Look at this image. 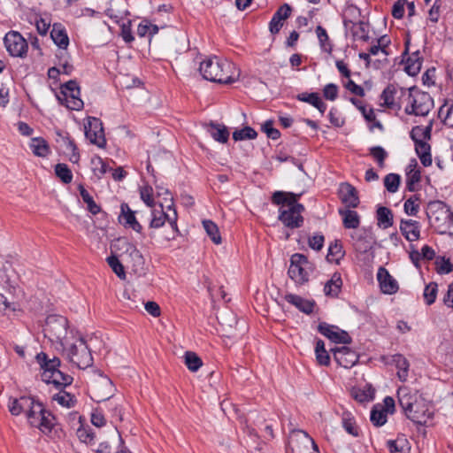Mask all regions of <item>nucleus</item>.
<instances>
[{
	"label": "nucleus",
	"instance_id": "680f3d73",
	"mask_svg": "<svg viewBox=\"0 0 453 453\" xmlns=\"http://www.w3.org/2000/svg\"><path fill=\"white\" fill-rule=\"evenodd\" d=\"M316 34L318 36V39L319 41L320 46L324 50H327V46L330 47V44L328 43L329 37L324 27L321 26H318L316 27ZM331 48H329L330 50Z\"/></svg>",
	"mask_w": 453,
	"mask_h": 453
},
{
	"label": "nucleus",
	"instance_id": "ea45409f",
	"mask_svg": "<svg viewBox=\"0 0 453 453\" xmlns=\"http://www.w3.org/2000/svg\"><path fill=\"white\" fill-rule=\"evenodd\" d=\"M52 400L56 401L63 407L72 408L75 405L77 400L74 395L60 389V392L52 396Z\"/></svg>",
	"mask_w": 453,
	"mask_h": 453
},
{
	"label": "nucleus",
	"instance_id": "0e129e2a",
	"mask_svg": "<svg viewBox=\"0 0 453 453\" xmlns=\"http://www.w3.org/2000/svg\"><path fill=\"white\" fill-rule=\"evenodd\" d=\"M323 96L326 99L334 101L338 96V87L334 83L326 84L323 89Z\"/></svg>",
	"mask_w": 453,
	"mask_h": 453
},
{
	"label": "nucleus",
	"instance_id": "7ed1b4c3",
	"mask_svg": "<svg viewBox=\"0 0 453 453\" xmlns=\"http://www.w3.org/2000/svg\"><path fill=\"white\" fill-rule=\"evenodd\" d=\"M231 67V63L214 57L201 62L199 71L207 81L231 83L234 81L229 74Z\"/></svg>",
	"mask_w": 453,
	"mask_h": 453
},
{
	"label": "nucleus",
	"instance_id": "6ab92c4d",
	"mask_svg": "<svg viewBox=\"0 0 453 453\" xmlns=\"http://www.w3.org/2000/svg\"><path fill=\"white\" fill-rule=\"evenodd\" d=\"M339 197L345 208H356L359 204L357 189L349 183H342L339 187Z\"/></svg>",
	"mask_w": 453,
	"mask_h": 453
},
{
	"label": "nucleus",
	"instance_id": "2eb2a0df",
	"mask_svg": "<svg viewBox=\"0 0 453 453\" xmlns=\"http://www.w3.org/2000/svg\"><path fill=\"white\" fill-rule=\"evenodd\" d=\"M56 142L58 150L68 157L71 162L77 163L79 161L80 156L74 141L71 139L67 133L58 131Z\"/></svg>",
	"mask_w": 453,
	"mask_h": 453
},
{
	"label": "nucleus",
	"instance_id": "69168bd1",
	"mask_svg": "<svg viewBox=\"0 0 453 453\" xmlns=\"http://www.w3.org/2000/svg\"><path fill=\"white\" fill-rule=\"evenodd\" d=\"M262 129L267 136L273 140L278 139L280 135V131L273 127V122L271 120L265 121Z\"/></svg>",
	"mask_w": 453,
	"mask_h": 453
},
{
	"label": "nucleus",
	"instance_id": "9d476101",
	"mask_svg": "<svg viewBox=\"0 0 453 453\" xmlns=\"http://www.w3.org/2000/svg\"><path fill=\"white\" fill-rule=\"evenodd\" d=\"M4 42L11 56L22 58L27 54V42L19 33L15 31L7 33Z\"/></svg>",
	"mask_w": 453,
	"mask_h": 453
},
{
	"label": "nucleus",
	"instance_id": "de8ad7c7",
	"mask_svg": "<svg viewBox=\"0 0 453 453\" xmlns=\"http://www.w3.org/2000/svg\"><path fill=\"white\" fill-rule=\"evenodd\" d=\"M387 446L391 453L403 452L408 449V441L403 437H397L396 440L388 441Z\"/></svg>",
	"mask_w": 453,
	"mask_h": 453
},
{
	"label": "nucleus",
	"instance_id": "2f4dec72",
	"mask_svg": "<svg viewBox=\"0 0 453 453\" xmlns=\"http://www.w3.org/2000/svg\"><path fill=\"white\" fill-rule=\"evenodd\" d=\"M52 374L51 378L49 380H44V382L53 384L58 389H62L73 383V377L59 369Z\"/></svg>",
	"mask_w": 453,
	"mask_h": 453
},
{
	"label": "nucleus",
	"instance_id": "ddd939ff",
	"mask_svg": "<svg viewBox=\"0 0 453 453\" xmlns=\"http://www.w3.org/2000/svg\"><path fill=\"white\" fill-rule=\"evenodd\" d=\"M85 135L91 143L103 148L105 143L103 123L99 119L89 118L88 125L85 126Z\"/></svg>",
	"mask_w": 453,
	"mask_h": 453
},
{
	"label": "nucleus",
	"instance_id": "473e14b6",
	"mask_svg": "<svg viewBox=\"0 0 453 453\" xmlns=\"http://www.w3.org/2000/svg\"><path fill=\"white\" fill-rule=\"evenodd\" d=\"M50 37L52 38L55 44L60 49L65 50L69 44V38L65 29L58 24H54L50 32Z\"/></svg>",
	"mask_w": 453,
	"mask_h": 453
},
{
	"label": "nucleus",
	"instance_id": "393cba45",
	"mask_svg": "<svg viewBox=\"0 0 453 453\" xmlns=\"http://www.w3.org/2000/svg\"><path fill=\"white\" fill-rule=\"evenodd\" d=\"M291 13V7L288 4L281 5L273 14L269 27L273 34H277L282 27V20L286 19Z\"/></svg>",
	"mask_w": 453,
	"mask_h": 453
},
{
	"label": "nucleus",
	"instance_id": "c9c22d12",
	"mask_svg": "<svg viewBox=\"0 0 453 453\" xmlns=\"http://www.w3.org/2000/svg\"><path fill=\"white\" fill-rule=\"evenodd\" d=\"M431 130L432 125L426 127L416 126L411 131V137L415 144L426 142L431 137Z\"/></svg>",
	"mask_w": 453,
	"mask_h": 453
},
{
	"label": "nucleus",
	"instance_id": "6e6d98bb",
	"mask_svg": "<svg viewBox=\"0 0 453 453\" xmlns=\"http://www.w3.org/2000/svg\"><path fill=\"white\" fill-rule=\"evenodd\" d=\"M76 434L80 441L84 443H90L95 438V434L90 427L81 426L77 429Z\"/></svg>",
	"mask_w": 453,
	"mask_h": 453
},
{
	"label": "nucleus",
	"instance_id": "0eeeda50",
	"mask_svg": "<svg viewBox=\"0 0 453 453\" xmlns=\"http://www.w3.org/2000/svg\"><path fill=\"white\" fill-rule=\"evenodd\" d=\"M70 347L67 350V357L70 362L76 365L79 368L84 369L93 364V357L90 349L88 348L85 339L80 336L75 342L69 343Z\"/></svg>",
	"mask_w": 453,
	"mask_h": 453
},
{
	"label": "nucleus",
	"instance_id": "f8f14e48",
	"mask_svg": "<svg viewBox=\"0 0 453 453\" xmlns=\"http://www.w3.org/2000/svg\"><path fill=\"white\" fill-rule=\"evenodd\" d=\"M166 220L173 227V229L178 231L177 212L174 209L173 210V216H171L164 211L162 204H158L157 206L151 208V219L150 222V227L159 228L165 225Z\"/></svg>",
	"mask_w": 453,
	"mask_h": 453
},
{
	"label": "nucleus",
	"instance_id": "052dcab7",
	"mask_svg": "<svg viewBox=\"0 0 453 453\" xmlns=\"http://www.w3.org/2000/svg\"><path fill=\"white\" fill-rule=\"evenodd\" d=\"M296 98L299 101H302V102H304V103H308V104H311L314 107L317 105V104L321 99L319 97V94L315 93V92H312V93L303 92V93L298 94Z\"/></svg>",
	"mask_w": 453,
	"mask_h": 453
},
{
	"label": "nucleus",
	"instance_id": "5fc2aeb1",
	"mask_svg": "<svg viewBox=\"0 0 453 453\" xmlns=\"http://www.w3.org/2000/svg\"><path fill=\"white\" fill-rule=\"evenodd\" d=\"M350 101L362 112V115L366 121L371 122L372 120H375V113L373 109L366 110L365 106H364L358 99L351 98Z\"/></svg>",
	"mask_w": 453,
	"mask_h": 453
},
{
	"label": "nucleus",
	"instance_id": "b1692460",
	"mask_svg": "<svg viewBox=\"0 0 453 453\" xmlns=\"http://www.w3.org/2000/svg\"><path fill=\"white\" fill-rule=\"evenodd\" d=\"M121 214L120 221H122L126 226L131 227L137 233H142V226L136 220L134 211L130 209L127 203H121L120 205Z\"/></svg>",
	"mask_w": 453,
	"mask_h": 453
},
{
	"label": "nucleus",
	"instance_id": "5701e85b",
	"mask_svg": "<svg viewBox=\"0 0 453 453\" xmlns=\"http://www.w3.org/2000/svg\"><path fill=\"white\" fill-rule=\"evenodd\" d=\"M207 133L217 142L226 143L229 138V131L223 124L210 122L204 125Z\"/></svg>",
	"mask_w": 453,
	"mask_h": 453
},
{
	"label": "nucleus",
	"instance_id": "aec40b11",
	"mask_svg": "<svg viewBox=\"0 0 453 453\" xmlns=\"http://www.w3.org/2000/svg\"><path fill=\"white\" fill-rule=\"evenodd\" d=\"M377 279L380 283V289L384 294L392 295L397 292L399 288L397 281L384 267L379 268Z\"/></svg>",
	"mask_w": 453,
	"mask_h": 453
},
{
	"label": "nucleus",
	"instance_id": "1a4fd4ad",
	"mask_svg": "<svg viewBox=\"0 0 453 453\" xmlns=\"http://www.w3.org/2000/svg\"><path fill=\"white\" fill-rule=\"evenodd\" d=\"M351 244L359 254H366L373 249L376 242L371 227H362L350 234Z\"/></svg>",
	"mask_w": 453,
	"mask_h": 453
},
{
	"label": "nucleus",
	"instance_id": "864d4df0",
	"mask_svg": "<svg viewBox=\"0 0 453 453\" xmlns=\"http://www.w3.org/2000/svg\"><path fill=\"white\" fill-rule=\"evenodd\" d=\"M437 294V284L434 282L429 283L426 286L424 290V298L426 304L431 305L434 303Z\"/></svg>",
	"mask_w": 453,
	"mask_h": 453
},
{
	"label": "nucleus",
	"instance_id": "4468645a",
	"mask_svg": "<svg viewBox=\"0 0 453 453\" xmlns=\"http://www.w3.org/2000/svg\"><path fill=\"white\" fill-rule=\"evenodd\" d=\"M407 90L394 84H389L382 92L381 99L384 104L391 109L401 107V99L406 100Z\"/></svg>",
	"mask_w": 453,
	"mask_h": 453
},
{
	"label": "nucleus",
	"instance_id": "20e7f679",
	"mask_svg": "<svg viewBox=\"0 0 453 453\" xmlns=\"http://www.w3.org/2000/svg\"><path fill=\"white\" fill-rule=\"evenodd\" d=\"M426 215L430 225L440 234L446 233L453 225V212L441 201L430 202Z\"/></svg>",
	"mask_w": 453,
	"mask_h": 453
},
{
	"label": "nucleus",
	"instance_id": "3c124183",
	"mask_svg": "<svg viewBox=\"0 0 453 453\" xmlns=\"http://www.w3.org/2000/svg\"><path fill=\"white\" fill-rule=\"evenodd\" d=\"M107 263L119 278L122 280L126 278L124 266L116 256L112 255L108 257Z\"/></svg>",
	"mask_w": 453,
	"mask_h": 453
},
{
	"label": "nucleus",
	"instance_id": "bb28decb",
	"mask_svg": "<svg viewBox=\"0 0 453 453\" xmlns=\"http://www.w3.org/2000/svg\"><path fill=\"white\" fill-rule=\"evenodd\" d=\"M338 212L342 216V224L345 228L359 229L360 217L357 211L350 210V208H340Z\"/></svg>",
	"mask_w": 453,
	"mask_h": 453
},
{
	"label": "nucleus",
	"instance_id": "9b49d317",
	"mask_svg": "<svg viewBox=\"0 0 453 453\" xmlns=\"http://www.w3.org/2000/svg\"><path fill=\"white\" fill-rule=\"evenodd\" d=\"M61 94L67 108L79 111L83 107V101L80 97V87L75 81H69L61 88Z\"/></svg>",
	"mask_w": 453,
	"mask_h": 453
},
{
	"label": "nucleus",
	"instance_id": "7c9ffc66",
	"mask_svg": "<svg viewBox=\"0 0 453 453\" xmlns=\"http://www.w3.org/2000/svg\"><path fill=\"white\" fill-rule=\"evenodd\" d=\"M374 394L375 390L370 384H365L363 388H354L351 390L352 397L359 403L372 401Z\"/></svg>",
	"mask_w": 453,
	"mask_h": 453
},
{
	"label": "nucleus",
	"instance_id": "4be33fe9",
	"mask_svg": "<svg viewBox=\"0 0 453 453\" xmlns=\"http://www.w3.org/2000/svg\"><path fill=\"white\" fill-rule=\"evenodd\" d=\"M284 299L305 314H311L313 312V309L315 307V302L313 300L304 299L298 295L290 293L285 295Z\"/></svg>",
	"mask_w": 453,
	"mask_h": 453
},
{
	"label": "nucleus",
	"instance_id": "f03ea898",
	"mask_svg": "<svg viewBox=\"0 0 453 453\" xmlns=\"http://www.w3.org/2000/svg\"><path fill=\"white\" fill-rule=\"evenodd\" d=\"M397 399L408 418L418 424L426 422V410L424 409L421 395L417 390H411L406 386L399 387Z\"/></svg>",
	"mask_w": 453,
	"mask_h": 453
},
{
	"label": "nucleus",
	"instance_id": "c85d7f7f",
	"mask_svg": "<svg viewBox=\"0 0 453 453\" xmlns=\"http://www.w3.org/2000/svg\"><path fill=\"white\" fill-rule=\"evenodd\" d=\"M342 287V276L334 273L331 279L326 281L324 287V293L326 296L337 297Z\"/></svg>",
	"mask_w": 453,
	"mask_h": 453
},
{
	"label": "nucleus",
	"instance_id": "8fccbe9b",
	"mask_svg": "<svg viewBox=\"0 0 453 453\" xmlns=\"http://www.w3.org/2000/svg\"><path fill=\"white\" fill-rule=\"evenodd\" d=\"M140 196L141 199L144 202V203L150 208H153L156 206L153 198V189L152 187L146 184L142 187H140Z\"/></svg>",
	"mask_w": 453,
	"mask_h": 453
},
{
	"label": "nucleus",
	"instance_id": "bf43d9fd",
	"mask_svg": "<svg viewBox=\"0 0 453 453\" xmlns=\"http://www.w3.org/2000/svg\"><path fill=\"white\" fill-rule=\"evenodd\" d=\"M371 155L373 157V158L378 162V166L380 168H383L385 165H384V160L387 157V152L386 150L380 147V146H377V147H373L371 149Z\"/></svg>",
	"mask_w": 453,
	"mask_h": 453
},
{
	"label": "nucleus",
	"instance_id": "72a5a7b5",
	"mask_svg": "<svg viewBox=\"0 0 453 453\" xmlns=\"http://www.w3.org/2000/svg\"><path fill=\"white\" fill-rule=\"evenodd\" d=\"M422 58L419 56V51L417 50L414 53H412L411 56L408 57V58L405 61L404 69L409 75L415 76L420 72Z\"/></svg>",
	"mask_w": 453,
	"mask_h": 453
},
{
	"label": "nucleus",
	"instance_id": "39448f33",
	"mask_svg": "<svg viewBox=\"0 0 453 453\" xmlns=\"http://www.w3.org/2000/svg\"><path fill=\"white\" fill-rule=\"evenodd\" d=\"M407 105L404 111L408 115L426 116L434 107L432 96L420 91L416 87L408 88L406 95Z\"/></svg>",
	"mask_w": 453,
	"mask_h": 453
},
{
	"label": "nucleus",
	"instance_id": "09e8293b",
	"mask_svg": "<svg viewBox=\"0 0 453 453\" xmlns=\"http://www.w3.org/2000/svg\"><path fill=\"white\" fill-rule=\"evenodd\" d=\"M257 134L250 127H245L242 129H237L233 133V139L234 141H243L246 139H255Z\"/></svg>",
	"mask_w": 453,
	"mask_h": 453
},
{
	"label": "nucleus",
	"instance_id": "c756f323",
	"mask_svg": "<svg viewBox=\"0 0 453 453\" xmlns=\"http://www.w3.org/2000/svg\"><path fill=\"white\" fill-rule=\"evenodd\" d=\"M392 363L397 369V377L401 381H406L409 375L410 363L402 354L392 356Z\"/></svg>",
	"mask_w": 453,
	"mask_h": 453
},
{
	"label": "nucleus",
	"instance_id": "774afa93",
	"mask_svg": "<svg viewBox=\"0 0 453 453\" xmlns=\"http://www.w3.org/2000/svg\"><path fill=\"white\" fill-rule=\"evenodd\" d=\"M35 26L38 33L42 35H45L50 27V21L43 18H39L35 19Z\"/></svg>",
	"mask_w": 453,
	"mask_h": 453
},
{
	"label": "nucleus",
	"instance_id": "58836bf2",
	"mask_svg": "<svg viewBox=\"0 0 453 453\" xmlns=\"http://www.w3.org/2000/svg\"><path fill=\"white\" fill-rule=\"evenodd\" d=\"M370 419L375 426H383L388 420V414L384 411L381 404H376L371 411Z\"/></svg>",
	"mask_w": 453,
	"mask_h": 453
},
{
	"label": "nucleus",
	"instance_id": "6e6552de",
	"mask_svg": "<svg viewBox=\"0 0 453 453\" xmlns=\"http://www.w3.org/2000/svg\"><path fill=\"white\" fill-rule=\"evenodd\" d=\"M311 270V264L304 255L295 253L291 256L288 273L296 283L302 285L307 282Z\"/></svg>",
	"mask_w": 453,
	"mask_h": 453
},
{
	"label": "nucleus",
	"instance_id": "4d7b16f0",
	"mask_svg": "<svg viewBox=\"0 0 453 453\" xmlns=\"http://www.w3.org/2000/svg\"><path fill=\"white\" fill-rule=\"evenodd\" d=\"M418 199L416 197H410L404 202L403 209L406 214L415 216L418 211Z\"/></svg>",
	"mask_w": 453,
	"mask_h": 453
},
{
	"label": "nucleus",
	"instance_id": "37998d69",
	"mask_svg": "<svg viewBox=\"0 0 453 453\" xmlns=\"http://www.w3.org/2000/svg\"><path fill=\"white\" fill-rule=\"evenodd\" d=\"M421 172H407L406 187L409 191H417L421 188Z\"/></svg>",
	"mask_w": 453,
	"mask_h": 453
},
{
	"label": "nucleus",
	"instance_id": "e2e57ef3",
	"mask_svg": "<svg viewBox=\"0 0 453 453\" xmlns=\"http://www.w3.org/2000/svg\"><path fill=\"white\" fill-rule=\"evenodd\" d=\"M325 237L321 234H315L308 240L310 248L314 250H320L324 246Z\"/></svg>",
	"mask_w": 453,
	"mask_h": 453
},
{
	"label": "nucleus",
	"instance_id": "13d9d810",
	"mask_svg": "<svg viewBox=\"0 0 453 453\" xmlns=\"http://www.w3.org/2000/svg\"><path fill=\"white\" fill-rule=\"evenodd\" d=\"M59 58V69L61 70V73L69 75L72 73L73 70V66L69 63L68 58L69 56L66 52H61Z\"/></svg>",
	"mask_w": 453,
	"mask_h": 453
},
{
	"label": "nucleus",
	"instance_id": "f3484780",
	"mask_svg": "<svg viewBox=\"0 0 453 453\" xmlns=\"http://www.w3.org/2000/svg\"><path fill=\"white\" fill-rule=\"evenodd\" d=\"M38 365H40L42 372V380H49L50 378L57 372L61 365V361L58 357H53L50 358L46 353L40 352L35 357Z\"/></svg>",
	"mask_w": 453,
	"mask_h": 453
},
{
	"label": "nucleus",
	"instance_id": "c03bdc74",
	"mask_svg": "<svg viewBox=\"0 0 453 453\" xmlns=\"http://www.w3.org/2000/svg\"><path fill=\"white\" fill-rule=\"evenodd\" d=\"M30 148L34 154L39 157H44L49 152V147L43 139L35 138L32 140Z\"/></svg>",
	"mask_w": 453,
	"mask_h": 453
},
{
	"label": "nucleus",
	"instance_id": "cd10ccee",
	"mask_svg": "<svg viewBox=\"0 0 453 453\" xmlns=\"http://www.w3.org/2000/svg\"><path fill=\"white\" fill-rule=\"evenodd\" d=\"M43 405L36 402L34 398L32 399V404H30L26 414L30 426L36 427L40 424V418L45 411Z\"/></svg>",
	"mask_w": 453,
	"mask_h": 453
},
{
	"label": "nucleus",
	"instance_id": "49530a36",
	"mask_svg": "<svg viewBox=\"0 0 453 453\" xmlns=\"http://www.w3.org/2000/svg\"><path fill=\"white\" fill-rule=\"evenodd\" d=\"M342 423L343 428L346 430V432L353 436H357V427L356 426V421L354 418L351 416L350 413H343Z\"/></svg>",
	"mask_w": 453,
	"mask_h": 453
},
{
	"label": "nucleus",
	"instance_id": "338daca9",
	"mask_svg": "<svg viewBox=\"0 0 453 453\" xmlns=\"http://www.w3.org/2000/svg\"><path fill=\"white\" fill-rule=\"evenodd\" d=\"M407 0H398L395 2L392 8V16L395 19H400L404 15V5L406 4Z\"/></svg>",
	"mask_w": 453,
	"mask_h": 453
},
{
	"label": "nucleus",
	"instance_id": "4c0bfd02",
	"mask_svg": "<svg viewBox=\"0 0 453 453\" xmlns=\"http://www.w3.org/2000/svg\"><path fill=\"white\" fill-rule=\"evenodd\" d=\"M78 189L83 202L87 204V208L89 212L96 215L100 211V206L96 203L93 197L86 190L82 184H79Z\"/></svg>",
	"mask_w": 453,
	"mask_h": 453
},
{
	"label": "nucleus",
	"instance_id": "412c9836",
	"mask_svg": "<svg viewBox=\"0 0 453 453\" xmlns=\"http://www.w3.org/2000/svg\"><path fill=\"white\" fill-rule=\"evenodd\" d=\"M400 231L409 242L418 241L420 237V224L412 219H402Z\"/></svg>",
	"mask_w": 453,
	"mask_h": 453
},
{
	"label": "nucleus",
	"instance_id": "f257e3e1",
	"mask_svg": "<svg viewBox=\"0 0 453 453\" xmlns=\"http://www.w3.org/2000/svg\"><path fill=\"white\" fill-rule=\"evenodd\" d=\"M302 194L291 192L276 191L272 196L274 204L281 205L280 208L279 219L288 228H298L303 223L302 212L304 206L298 203Z\"/></svg>",
	"mask_w": 453,
	"mask_h": 453
},
{
	"label": "nucleus",
	"instance_id": "a18cd8bd",
	"mask_svg": "<svg viewBox=\"0 0 453 453\" xmlns=\"http://www.w3.org/2000/svg\"><path fill=\"white\" fill-rule=\"evenodd\" d=\"M185 365L191 372H196L203 365L201 358L194 352L185 353Z\"/></svg>",
	"mask_w": 453,
	"mask_h": 453
},
{
	"label": "nucleus",
	"instance_id": "a878e982",
	"mask_svg": "<svg viewBox=\"0 0 453 453\" xmlns=\"http://www.w3.org/2000/svg\"><path fill=\"white\" fill-rule=\"evenodd\" d=\"M32 397L27 396L10 398L8 402V410L13 416H19L23 412H27L30 404H32Z\"/></svg>",
	"mask_w": 453,
	"mask_h": 453
},
{
	"label": "nucleus",
	"instance_id": "603ef678",
	"mask_svg": "<svg viewBox=\"0 0 453 453\" xmlns=\"http://www.w3.org/2000/svg\"><path fill=\"white\" fill-rule=\"evenodd\" d=\"M400 184V176L395 173H388L384 178V186L390 193H395L398 190Z\"/></svg>",
	"mask_w": 453,
	"mask_h": 453
},
{
	"label": "nucleus",
	"instance_id": "a19ab883",
	"mask_svg": "<svg viewBox=\"0 0 453 453\" xmlns=\"http://www.w3.org/2000/svg\"><path fill=\"white\" fill-rule=\"evenodd\" d=\"M343 256L344 251L342 250V246L338 241L330 244L326 256L328 261L338 264Z\"/></svg>",
	"mask_w": 453,
	"mask_h": 453
},
{
	"label": "nucleus",
	"instance_id": "423d86ee",
	"mask_svg": "<svg viewBox=\"0 0 453 453\" xmlns=\"http://www.w3.org/2000/svg\"><path fill=\"white\" fill-rule=\"evenodd\" d=\"M68 320L60 315H50L43 327L44 336L65 349L69 345L67 339Z\"/></svg>",
	"mask_w": 453,
	"mask_h": 453
},
{
	"label": "nucleus",
	"instance_id": "f704fd0d",
	"mask_svg": "<svg viewBox=\"0 0 453 453\" xmlns=\"http://www.w3.org/2000/svg\"><path fill=\"white\" fill-rule=\"evenodd\" d=\"M378 226L383 229H387L393 225V213L389 208L380 206L377 209Z\"/></svg>",
	"mask_w": 453,
	"mask_h": 453
},
{
	"label": "nucleus",
	"instance_id": "dca6fc26",
	"mask_svg": "<svg viewBox=\"0 0 453 453\" xmlns=\"http://www.w3.org/2000/svg\"><path fill=\"white\" fill-rule=\"evenodd\" d=\"M318 331L333 342L343 344L351 342V338L349 334L336 326L320 322L318 326Z\"/></svg>",
	"mask_w": 453,
	"mask_h": 453
},
{
	"label": "nucleus",
	"instance_id": "e433bc0d",
	"mask_svg": "<svg viewBox=\"0 0 453 453\" xmlns=\"http://www.w3.org/2000/svg\"><path fill=\"white\" fill-rule=\"evenodd\" d=\"M39 423L36 427L43 434H50L55 426V417L49 411L45 410L40 418Z\"/></svg>",
	"mask_w": 453,
	"mask_h": 453
},
{
	"label": "nucleus",
	"instance_id": "79ce46f5",
	"mask_svg": "<svg viewBox=\"0 0 453 453\" xmlns=\"http://www.w3.org/2000/svg\"><path fill=\"white\" fill-rule=\"evenodd\" d=\"M203 226L205 232L215 244L221 243V237L219 232V228L214 222L206 219L203 221Z\"/></svg>",
	"mask_w": 453,
	"mask_h": 453
},
{
	"label": "nucleus",
	"instance_id": "a211bd4d",
	"mask_svg": "<svg viewBox=\"0 0 453 453\" xmlns=\"http://www.w3.org/2000/svg\"><path fill=\"white\" fill-rule=\"evenodd\" d=\"M332 351L336 363L344 368H351L358 361V355L349 347L332 349Z\"/></svg>",
	"mask_w": 453,
	"mask_h": 453
}]
</instances>
